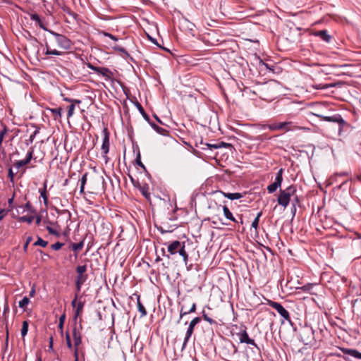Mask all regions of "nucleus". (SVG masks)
I'll use <instances>...</instances> for the list:
<instances>
[{
    "instance_id": "1",
    "label": "nucleus",
    "mask_w": 361,
    "mask_h": 361,
    "mask_svg": "<svg viewBox=\"0 0 361 361\" xmlns=\"http://www.w3.org/2000/svg\"><path fill=\"white\" fill-rule=\"evenodd\" d=\"M48 32L53 36V38L50 39V43H56L60 49L63 50L71 49L73 43L66 36L50 30Z\"/></svg>"
},
{
    "instance_id": "2",
    "label": "nucleus",
    "mask_w": 361,
    "mask_h": 361,
    "mask_svg": "<svg viewBox=\"0 0 361 361\" xmlns=\"http://www.w3.org/2000/svg\"><path fill=\"white\" fill-rule=\"evenodd\" d=\"M296 186L291 185L285 190H280V194L278 196L277 202L279 205L286 207L290 200V197L296 193Z\"/></svg>"
},
{
    "instance_id": "3",
    "label": "nucleus",
    "mask_w": 361,
    "mask_h": 361,
    "mask_svg": "<svg viewBox=\"0 0 361 361\" xmlns=\"http://www.w3.org/2000/svg\"><path fill=\"white\" fill-rule=\"evenodd\" d=\"M321 120L328 122L335 123L338 125V131L339 133L343 130H348L350 126L348 123H347L341 116V114H336L333 116H318Z\"/></svg>"
},
{
    "instance_id": "4",
    "label": "nucleus",
    "mask_w": 361,
    "mask_h": 361,
    "mask_svg": "<svg viewBox=\"0 0 361 361\" xmlns=\"http://www.w3.org/2000/svg\"><path fill=\"white\" fill-rule=\"evenodd\" d=\"M87 269V264L78 265L75 268L77 276L75 281V289L78 293L81 290L82 286L85 283L88 279V275L86 274Z\"/></svg>"
},
{
    "instance_id": "5",
    "label": "nucleus",
    "mask_w": 361,
    "mask_h": 361,
    "mask_svg": "<svg viewBox=\"0 0 361 361\" xmlns=\"http://www.w3.org/2000/svg\"><path fill=\"white\" fill-rule=\"evenodd\" d=\"M300 337L304 345H313L316 343L314 331L310 326H305L300 329Z\"/></svg>"
},
{
    "instance_id": "6",
    "label": "nucleus",
    "mask_w": 361,
    "mask_h": 361,
    "mask_svg": "<svg viewBox=\"0 0 361 361\" xmlns=\"http://www.w3.org/2000/svg\"><path fill=\"white\" fill-rule=\"evenodd\" d=\"M103 135H104V137H103V141H102V153L104 154L103 155V157L105 159V162L107 163L108 162V157H107V154L109 151V132L108 131V129L107 128H104L103 130Z\"/></svg>"
},
{
    "instance_id": "7",
    "label": "nucleus",
    "mask_w": 361,
    "mask_h": 361,
    "mask_svg": "<svg viewBox=\"0 0 361 361\" xmlns=\"http://www.w3.org/2000/svg\"><path fill=\"white\" fill-rule=\"evenodd\" d=\"M269 305L275 309L277 312L286 321L290 322L291 319L289 312L279 302L274 301H269Z\"/></svg>"
},
{
    "instance_id": "8",
    "label": "nucleus",
    "mask_w": 361,
    "mask_h": 361,
    "mask_svg": "<svg viewBox=\"0 0 361 361\" xmlns=\"http://www.w3.org/2000/svg\"><path fill=\"white\" fill-rule=\"evenodd\" d=\"M200 321H201V317H195L190 322L189 326H188V328L187 329V331H186V334H185V338H184V342H183V346H182V350H183L185 348L188 340L190 339V338L191 337V336H192V334L193 333L195 326L198 323H200Z\"/></svg>"
},
{
    "instance_id": "9",
    "label": "nucleus",
    "mask_w": 361,
    "mask_h": 361,
    "mask_svg": "<svg viewBox=\"0 0 361 361\" xmlns=\"http://www.w3.org/2000/svg\"><path fill=\"white\" fill-rule=\"evenodd\" d=\"M283 169H281L276 173L275 181L273 183L268 185L267 190L269 193L274 192L278 188L281 187V183L283 181Z\"/></svg>"
},
{
    "instance_id": "10",
    "label": "nucleus",
    "mask_w": 361,
    "mask_h": 361,
    "mask_svg": "<svg viewBox=\"0 0 361 361\" xmlns=\"http://www.w3.org/2000/svg\"><path fill=\"white\" fill-rule=\"evenodd\" d=\"M237 336L240 343H245L247 344H250L254 345L257 348H258L257 345L255 343L253 339L250 338L247 331L246 328L244 327V329H242L239 333H237Z\"/></svg>"
},
{
    "instance_id": "11",
    "label": "nucleus",
    "mask_w": 361,
    "mask_h": 361,
    "mask_svg": "<svg viewBox=\"0 0 361 361\" xmlns=\"http://www.w3.org/2000/svg\"><path fill=\"white\" fill-rule=\"evenodd\" d=\"M55 43H50V39L48 41H45L44 47H45V54L49 55H54V56H61L64 54V51H59L55 48Z\"/></svg>"
},
{
    "instance_id": "12",
    "label": "nucleus",
    "mask_w": 361,
    "mask_h": 361,
    "mask_svg": "<svg viewBox=\"0 0 361 361\" xmlns=\"http://www.w3.org/2000/svg\"><path fill=\"white\" fill-rule=\"evenodd\" d=\"M224 350H228L227 354L224 353V355L226 357L224 358L226 360L232 358L233 355H235L238 353V348L233 343H229L227 345H226L224 347Z\"/></svg>"
},
{
    "instance_id": "13",
    "label": "nucleus",
    "mask_w": 361,
    "mask_h": 361,
    "mask_svg": "<svg viewBox=\"0 0 361 361\" xmlns=\"http://www.w3.org/2000/svg\"><path fill=\"white\" fill-rule=\"evenodd\" d=\"M33 155V149H30V150L27 152L26 158L25 159L16 161L13 166L17 169H20V167L25 166L30 163L31 159H32Z\"/></svg>"
},
{
    "instance_id": "14",
    "label": "nucleus",
    "mask_w": 361,
    "mask_h": 361,
    "mask_svg": "<svg viewBox=\"0 0 361 361\" xmlns=\"http://www.w3.org/2000/svg\"><path fill=\"white\" fill-rule=\"evenodd\" d=\"M340 350L342 351L345 355H348L356 359L361 360V353L355 349H349L345 348H339Z\"/></svg>"
},
{
    "instance_id": "15",
    "label": "nucleus",
    "mask_w": 361,
    "mask_h": 361,
    "mask_svg": "<svg viewBox=\"0 0 361 361\" xmlns=\"http://www.w3.org/2000/svg\"><path fill=\"white\" fill-rule=\"evenodd\" d=\"M182 244L183 243L178 240H174L171 242L168 246V252L170 253V255L176 254L178 252Z\"/></svg>"
},
{
    "instance_id": "16",
    "label": "nucleus",
    "mask_w": 361,
    "mask_h": 361,
    "mask_svg": "<svg viewBox=\"0 0 361 361\" xmlns=\"http://www.w3.org/2000/svg\"><path fill=\"white\" fill-rule=\"evenodd\" d=\"M72 334H73V341H74L75 349L76 348L78 349V346L82 343V338H81L80 333L76 329L75 324L74 325Z\"/></svg>"
},
{
    "instance_id": "17",
    "label": "nucleus",
    "mask_w": 361,
    "mask_h": 361,
    "mask_svg": "<svg viewBox=\"0 0 361 361\" xmlns=\"http://www.w3.org/2000/svg\"><path fill=\"white\" fill-rule=\"evenodd\" d=\"M216 192L221 193L225 197H227L228 199H229L231 200H238L243 197V194L240 193V192L231 193V192H225L221 190H217V191H216Z\"/></svg>"
},
{
    "instance_id": "18",
    "label": "nucleus",
    "mask_w": 361,
    "mask_h": 361,
    "mask_svg": "<svg viewBox=\"0 0 361 361\" xmlns=\"http://www.w3.org/2000/svg\"><path fill=\"white\" fill-rule=\"evenodd\" d=\"M97 73L104 76L106 80H109L113 77V73L106 67H99Z\"/></svg>"
},
{
    "instance_id": "19",
    "label": "nucleus",
    "mask_w": 361,
    "mask_h": 361,
    "mask_svg": "<svg viewBox=\"0 0 361 361\" xmlns=\"http://www.w3.org/2000/svg\"><path fill=\"white\" fill-rule=\"evenodd\" d=\"M148 123L151 126V127L159 134L165 135V136L169 135V131L167 130H166L161 127H159L158 125H157L156 123L152 122L151 120Z\"/></svg>"
},
{
    "instance_id": "20",
    "label": "nucleus",
    "mask_w": 361,
    "mask_h": 361,
    "mask_svg": "<svg viewBox=\"0 0 361 361\" xmlns=\"http://www.w3.org/2000/svg\"><path fill=\"white\" fill-rule=\"evenodd\" d=\"M294 128V126L291 121H286L279 123V130H283L285 131L292 130Z\"/></svg>"
},
{
    "instance_id": "21",
    "label": "nucleus",
    "mask_w": 361,
    "mask_h": 361,
    "mask_svg": "<svg viewBox=\"0 0 361 361\" xmlns=\"http://www.w3.org/2000/svg\"><path fill=\"white\" fill-rule=\"evenodd\" d=\"M315 35L317 37H319L322 40H324L326 42H329L331 37L329 35L326 30H319L315 32Z\"/></svg>"
},
{
    "instance_id": "22",
    "label": "nucleus",
    "mask_w": 361,
    "mask_h": 361,
    "mask_svg": "<svg viewBox=\"0 0 361 361\" xmlns=\"http://www.w3.org/2000/svg\"><path fill=\"white\" fill-rule=\"evenodd\" d=\"M47 110H49L51 113L52 117L55 121L59 120L61 118V107L54 109L48 108Z\"/></svg>"
},
{
    "instance_id": "23",
    "label": "nucleus",
    "mask_w": 361,
    "mask_h": 361,
    "mask_svg": "<svg viewBox=\"0 0 361 361\" xmlns=\"http://www.w3.org/2000/svg\"><path fill=\"white\" fill-rule=\"evenodd\" d=\"M200 148L202 149V150H213V149H219V148H221V145H219V144H208V143H204L202 142V140L200 142Z\"/></svg>"
},
{
    "instance_id": "24",
    "label": "nucleus",
    "mask_w": 361,
    "mask_h": 361,
    "mask_svg": "<svg viewBox=\"0 0 361 361\" xmlns=\"http://www.w3.org/2000/svg\"><path fill=\"white\" fill-rule=\"evenodd\" d=\"M84 305L85 302L80 301L79 302H78L77 307H75V310L74 312L75 322H76L77 318L82 314Z\"/></svg>"
},
{
    "instance_id": "25",
    "label": "nucleus",
    "mask_w": 361,
    "mask_h": 361,
    "mask_svg": "<svg viewBox=\"0 0 361 361\" xmlns=\"http://www.w3.org/2000/svg\"><path fill=\"white\" fill-rule=\"evenodd\" d=\"M30 19H31L32 20L36 21V22L38 23L39 26L42 29H43V30H47V31H48V30H48V29L44 26V25L42 23V20H41V18H40V17H39V16L38 14H37V13H30Z\"/></svg>"
},
{
    "instance_id": "26",
    "label": "nucleus",
    "mask_w": 361,
    "mask_h": 361,
    "mask_svg": "<svg viewBox=\"0 0 361 361\" xmlns=\"http://www.w3.org/2000/svg\"><path fill=\"white\" fill-rule=\"evenodd\" d=\"M134 104L137 107V109H138V111H140V113L141 114L142 117L145 118V120L147 121V122H149V121H150L149 116L145 112V111L144 110V109L142 106V105L140 104V103L139 102L136 101L134 103Z\"/></svg>"
},
{
    "instance_id": "27",
    "label": "nucleus",
    "mask_w": 361,
    "mask_h": 361,
    "mask_svg": "<svg viewBox=\"0 0 361 361\" xmlns=\"http://www.w3.org/2000/svg\"><path fill=\"white\" fill-rule=\"evenodd\" d=\"M135 295H136V298H137V309H138V311L141 313V317L146 316L147 311L145 310V307H144V305L142 304V302L140 301V295H137V294H135Z\"/></svg>"
},
{
    "instance_id": "28",
    "label": "nucleus",
    "mask_w": 361,
    "mask_h": 361,
    "mask_svg": "<svg viewBox=\"0 0 361 361\" xmlns=\"http://www.w3.org/2000/svg\"><path fill=\"white\" fill-rule=\"evenodd\" d=\"M223 212H224V214L225 216V217L228 219V220H231V221H233V222H235L237 223V220L235 219V217L233 216V214L231 212V211L229 210V209L228 208L227 206L224 205L223 207Z\"/></svg>"
},
{
    "instance_id": "29",
    "label": "nucleus",
    "mask_w": 361,
    "mask_h": 361,
    "mask_svg": "<svg viewBox=\"0 0 361 361\" xmlns=\"http://www.w3.org/2000/svg\"><path fill=\"white\" fill-rule=\"evenodd\" d=\"M178 252L179 253V255L180 256H182L185 264L187 265L188 261V255L185 250V243L184 242H183V244H182L181 247H180Z\"/></svg>"
},
{
    "instance_id": "30",
    "label": "nucleus",
    "mask_w": 361,
    "mask_h": 361,
    "mask_svg": "<svg viewBox=\"0 0 361 361\" xmlns=\"http://www.w3.org/2000/svg\"><path fill=\"white\" fill-rule=\"evenodd\" d=\"M40 196L43 198V201L45 205L48 204V197L47 195V180L44 183V187L39 190Z\"/></svg>"
},
{
    "instance_id": "31",
    "label": "nucleus",
    "mask_w": 361,
    "mask_h": 361,
    "mask_svg": "<svg viewBox=\"0 0 361 361\" xmlns=\"http://www.w3.org/2000/svg\"><path fill=\"white\" fill-rule=\"evenodd\" d=\"M62 9L65 13L69 15V16H71L73 20H77L79 18L78 14L73 11L69 7L63 6Z\"/></svg>"
},
{
    "instance_id": "32",
    "label": "nucleus",
    "mask_w": 361,
    "mask_h": 361,
    "mask_svg": "<svg viewBox=\"0 0 361 361\" xmlns=\"http://www.w3.org/2000/svg\"><path fill=\"white\" fill-rule=\"evenodd\" d=\"M83 245H84L83 241H81L78 243H72L70 245V248L72 250H73L74 252H78L82 249Z\"/></svg>"
},
{
    "instance_id": "33",
    "label": "nucleus",
    "mask_w": 361,
    "mask_h": 361,
    "mask_svg": "<svg viewBox=\"0 0 361 361\" xmlns=\"http://www.w3.org/2000/svg\"><path fill=\"white\" fill-rule=\"evenodd\" d=\"M28 322L27 321H23L22 324V329H21V336L23 338V341H25V336L27 335L28 331Z\"/></svg>"
},
{
    "instance_id": "34",
    "label": "nucleus",
    "mask_w": 361,
    "mask_h": 361,
    "mask_svg": "<svg viewBox=\"0 0 361 361\" xmlns=\"http://www.w3.org/2000/svg\"><path fill=\"white\" fill-rule=\"evenodd\" d=\"M140 191L144 197H145L147 199H149L150 193L149 192V187L147 185L140 186Z\"/></svg>"
},
{
    "instance_id": "35",
    "label": "nucleus",
    "mask_w": 361,
    "mask_h": 361,
    "mask_svg": "<svg viewBox=\"0 0 361 361\" xmlns=\"http://www.w3.org/2000/svg\"><path fill=\"white\" fill-rule=\"evenodd\" d=\"M34 219L33 216H23L18 218V221L20 222H27L31 224Z\"/></svg>"
},
{
    "instance_id": "36",
    "label": "nucleus",
    "mask_w": 361,
    "mask_h": 361,
    "mask_svg": "<svg viewBox=\"0 0 361 361\" xmlns=\"http://www.w3.org/2000/svg\"><path fill=\"white\" fill-rule=\"evenodd\" d=\"M48 244V242L46 240H44L41 237H37V240L34 243L33 245L35 246H42L43 247H46Z\"/></svg>"
},
{
    "instance_id": "37",
    "label": "nucleus",
    "mask_w": 361,
    "mask_h": 361,
    "mask_svg": "<svg viewBox=\"0 0 361 361\" xmlns=\"http://www.w3.org/2000/svg\"><path fill=\"white\" fill-rule=\"evenodd\" d=\"M269 89H270V85L267 82V83L261 85L258 87L257 91L263 94L266 92H268L269 90Z\"/></svg>"
},
{
    "instance_id": "38",
    "label": "nucleus",
    "mask_w": 361,
    "mask_h": 361,
    "mask_svg": "<svg viewBox=\"0 0 361 361\" xmlns=\"http://www.w3.org/2000/svg\"><path fill=\"white\" fill-rule=\"evenodd\" d=\"M262 215V212H259L252 223V227L255 228L256 230L257 229V228L259 226V218L261 217Z\"/></svg>"
},
{
    "instance_id": "39",
    "label": "nucleus",
    "mask_w": 361,
    "mask_h": 361,
    "mask_svg": "<svg viewBox=\"0 0 361 361\" xmlns=\"http://www.w3.org/2000/svg\"><path fill=\"white\" fill-rule=\"evenodd\" d=\"M202 314L203 319L208 323H209L210 324H216V322L214 321L212 318L208 317L204 310L202 311Z\"/></svg>"
},
{
    "instance_id": "40",
    "label": "nucleus",
    "mask_w": 361,
    "mask_h": 361,
    "mask_svg": "<svg viewBox=\"0 0 361 361\" xmlns=\"http://www.w3.org/2000/svg\"><path fill=\"white\" fill-rule=\"evenodd\" d=\"M30 302V299L27 297H24L20 302H19V307L20 308H25L27 305Z\"/></svg>"
},
{
    "instance_id": "41",
    "label": "nucleus",
    "mask_w": 361,
    "mask_h": 361,
    "mask_svg": "<svg viewBox=\"0 0 361 361\" xmlns=\"http://www.w3.org/2000/svg\"><path fill=\"white\" fill-rule=\"evenodd\" d=\"M264 127H267L270 130L272 131L279 130V123L268 124L267 126H264Z\"/></svg>"
},
{
    "instance_id": "42",
    "label": "nucleus",
    "mask_w": 361,
    "mask_h": 361,
    "mask_svg": "<svg viewBox=\"0 0 361 361\" xmlns=\"http://www.w3.org/2000/svg\"><path fill=\"white\" fill-rule=\"evenodd\" d=\"M135 162L136 164L140 166L141 168H142L145 171H146V168L145 166V165L142 164V162L141 161V157H140V152H138V154H137V157H136V159H135Z\"/></svg>"
},
{
    "instance_id": "43",
    "label": "nucleus",
    "mask_w": 361,
    "mask_h": 361,
    "mask_svg": "<svg viewBox=\"0 0 361 361\" xmlns=\"http://www.w3.org/2000/svg\"><path fill=\"white\" fill-rule=\"evenodd\" d=\"M46 229L48 231L49 233V234H52V235H56V237H59L60 236V233L59 231H57L56 230L52 228L51 227H50L49 226H47L46 227Z\"/></svg>"
},
{
    "instance_id": "44",
    "label": "nucleus",
    "mask_w": 361,
    "mask_h": 361,
    "mask_svg": "<svg viewBox=\"0 0 361 361\" xmlns=\"http://www.w3.org/2000/svg\"><path fill=\"white\" fill-rule=\"evenodd\" d=\"M75 110V105L73 104H71L68 106V118H71Z\"/></svg>"
},
{
    "instance_id": "45",
    "label": "nucleus",
    "mask_w": 361,
    "mask_h": 361,
    "mask_svg": "<svg viewBox=\"0 0 361 361\" xmlns=\"http://www.w3.org/2000/svg\"><path fill=\"white\" fill-rule=\"evenodd\" d=\"M113 49L114 50H116V51H120L121 53H123V54H125L127 56H129V54L127 52V51L126 50V49L122 47H121V46L115 45V46L113 47Z\"/></svg>"
},
{
    "instance_id": "46",
    "label": "nucleus",
    "mask_w": 361,
    "mask_h": 361,
    "mask_svg": "<svg viewBox=\"0 0 361 361\" xmlns=\"http://www.w3.org/2000/svg\"><path fill=\"white\" fill-rule=\"evenodd\" d=\"M65 319H66L65 314H62L59 318V329L61 330V332H63V327Z\"/></svg>"
},
{
    "instance_id": "47",
    "label": "nucleus",
    "mask_w": 361,
    "mask_h": 361,
    "mask_svg": "<svg viewBox=\"0 0 361 361\" xmlns=\"http://www.w3.org/2000/svg\"><path fill=\"white\" fill-rule=\"evenodd\" d=\"M63 245L64 244L63 243L56 242V243L52 244L51 245V249H53L54 250H59L63 247Z\"/></svg>"
},
{
    "instance_id": "48",
    "label": "nucleus",
    "mask_w": 361,
    "mask_h": 361,
    "mask_svg": "<svg viewBox=\"0 0 361 361\" xmlns=\"http://www.w3.org/2000/svg\"><path fill=\"white\" fill-rule=\"evenodd\" d=\"M66 341L67 347L70 349L72 348L73 345L71 343L70 335L68 332H66Z\"/></svg>"
},
{
    "instance_id": "49",
    "label": "nucleus",
    "mask_w": 361,
    "mask_h": 361,
    "mask_svg": "<svg viewBox=\"0 0 361 361\" xmlns=\"http://www.w3.org/2000/svg\"><path fill=\"white\" fill-rule=\"evenodd\" d=\"M101 33H102L104 36H105V37H109L110 39H113V40H114V41H117V40H118V38H117L116 36H114V35H113L112 34H111V33H109V32H105V31H102Z\"/></svg>"
},
{
    "instance_id": "50",
    "label": "nucleus",
    "mask_w": 361,
    "mask_h": 361,
    "mask_svg": "<svg viewBox=\"0 0 361 361\" xmlns=\"http://www.w3.org/2000/svg\"><path fill=\"white\" fill-rule=\"evenodd\" d=\"M32 240V236H28L26 239V241L23 245V250L25 252H27V247H28V245L29 243Z\"/></svg>"
},
{
    "instance_id": "51",
    "label": "nucleus",
    "mask_w": 361,
    "mask_h": 361,
    "mask_svg": "<svg viewBox=\"0 0 361 361\" xmlns=\"http://www.w3.org/2000/svg\"><path fill=\"white\" fill-rule=\"evenodd\" d=\"M6 132H7L6 126H4L3 130L1 131H0V145L2 143L4 135L6 133Z\"/></svg>"
},
{
    "instance_id": "52",
    "label": "nucleus",
    "mask_w": 361,
    "mask_h": 361,
    "mask_svg": "<svg viewBox=\"0 0 361 361\" xmlns=\"http://www.w3.org/2000/svg\"><path fill=\"white\" fill-rule=\"evenodd\" d=\"M8 177L9 178L11 183H14V173L11 168L8 169Z\"/></svg>"
},
{
    "instance_id": "53",
    "label": "nucleus",
    "mask_w": 361,
    "mask_h": 361,
    "mask_svg": "<svg viewBox=\"0 0 361 361\" xmlns=\"http://www.w3.org/2000/svg\"><path fill=\"white\" fill-rule=\"evenodd\" d=\"M87 175H88V173H87V172L85 173L82 175V178L80 179V184L81 185H85V184L87 183Z\"/></svg>"
},
{
    "instance_id": "54",
    "label": "nucleus",
    "mask_w": 361,
    "mask_h": 361,
    "mask_svg": "<svg viewBox=\"0 0 361 361\" xmlns=\"http://www.w3.org/2000/svg\"><path fill=\"white\" fill-rule=\"evenodd\" d=\"M87 66L90 69H91V70L94 71V72L97 73V71H98V68H99V67H98V66H95L92 65V63H88L87 64Z\"/></svg>"
},
{
    "instance_id": "55",
    "label": "nucleus",
    "mask_w": 361,
    "mask_h": 361,
    "mask_svg": "<svg viewBox=\"0 0 361 361\" xmlns=\"http://www.w3.org/2000/svg\"><path fill=\"white\" fill-rule=\"evenodd\" d=\"M79 293H78L76 291L75 293V298L73 300V301L71 302V305L73 307H77V299H78V295Z\"/></svg>"
},
{
    "instance_id": "56",
    "label": "nucleus",
    "mask_w": 361,
    "mask_h": 361,
    "mask_svg": "<svg viewBox=\"0 0 361 361\" xmlns=\"http://www.w3.org/2000/svg\"><path fill=\"white\" fill-rule=\"evenodd\" d=\"M347 173H336L334 177L331 178V183H333L334 179L336 178L337 176H347Z\"/></svg>"
},
{
    "instance_id": "57",
    "label": "nucleus",
    "mask_w": 361,
    "mask_h": 361,
    "mask_svg": "<svg viewBox=\"0 0 361 361\" xmlns=\"http://www.w3.org/2000/svg\"><path fill=\"white\" fill-rule=\"evenodd\" d=\"M188 313H187V311H183V307H182L180 308V317H179V319L178 321V322H180V320L182 319V317L184 316V315H186L188 314Z\"/></svg>"
},
{
    "instance_id": "58",
    "label": "nucleus",
    "mask_w": 361,
    "mask_h": 361,
    "mask_svg": "<svg viewBox=\"0 0 361 361\" xmlns=\"http://www.w3.org/2000/svg\"><path fill=\"white\" fill-rule=\"evenodd\" d=\"M25 208H26L28 211H30V212H35V211L33 210L32 206V204H31V203H30V202H27L25 204Z\"/></svg>"
},
{
    "instance_id": "59",
    "label": "nucleus",
    "mask_w": 361,
    "mask_h": 361,
    "mask_svg": "<svg viewBox=\"0 0 361 361\" xmlns=\"http://www.w3.org/2000/svg\"><path fill=\"white\" fill-rule=\"evenodd\" d=\"M328 85H313V87L316 90H321V89H326L328 88Z\"/></svg>"
},
{
    "instance_id": "60",
    "label": "nucleus",
    "mask_w": 361,
    "mask_h": 361,
    "mask_svg": "<svg viewBox=\"0 0 361 361\" xmlns=\"http://www.w3.org/2000/svg\"><path fill=\"white\" fill-rule=\"evenodd\" d=\"M195 311H196V303L194 302L192 305L190 309L188 311H187V313L190 314V313L195 312Z\"/></svg>"
},
{
    "instance_id": "61",
    "label": "nucleus",
    "mask_w": 361,
    "mask_h": 361,
    "mask_svg": "<svg viewBox=\"0 0 361 361\" xmlns=\"http://www.w3.org/2000/svg\"><path fill=\"white\" fill-rule=\"evenodd\" d=\"M38 132H39V131H38L37 130H35V131H34V133H33L30 136L29 141H30V142H33V140H34V139H35V135H37V133H38Z\"/></svg>"
},
{
    "instance_id": "62",
    "label": "nucleus",
    "mask_w": 361,
    "mask_h": 361,
    "mask_svg": "<svg viewBox=\"0 0 361 361\" xmlns=\"http://www.w3.org/2000/svg\"><path fill=\"white\" fill-rule=\"evenodd\" d=\"M312 287V284H307V285L302 286L301 288V289H302L305 291H307V290H310Z\"/></svg>"
},
{
    "instance_id": "63",
    "label": "nucleus",
    "mask_w": 361,
    "mask_h": 361,
    "mask_svg": "<svg viewBox=\"0 0 361 361\" xmlns=\"http://www.w3.org/2000/svg\"><path fill=\"white\" fill-rule=\"evenodd\" d=\"M219 145H221V147H231L232 145L231 144H229V143H226V142H221L219 143H218Z\"/></svg>"
},
{
    "instance_id": "64",
    "label": "nucleus",
    "mask_w": 361,
    "mask_h": 361,
    "mask_svg": "<svg viewBox=\"0 0 361 361\" xmlns=\"http://www.w3.org/2000/svg\"><path fill=\"white\" fill-rule=\"evenodd\" d=\"M75 360L78 361V349L76 348L74 351Z\"/></svg>"
}]
</instances>
